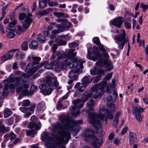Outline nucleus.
I'll use <instances>...</instances> for the list:
<instances>
[{
    "label": "nucleus",
    "mask_w": 148,
    "mask_h": 148,
    "mask_svg": "<svg viewBox=\"0 0 148 148\" xmlns=\"http://www.w3.org/2000/svg\"><path fill=\"white\" fill-rule=\"evenodd\" d=\"M127 42H121V43H119V45L118 46V48L119 49L122 50L123 49V47Z\"/></svg>",
    "instance_id": "nucleus-61"
},
{
    "label": "nucleus",
    "mask_w": 148,
    "mask_h": 148,
    "mask_svg": "<svg viewBox=\"0 0 148 148\" xmlns=\"http://www.w3.org/2000/svg\"><path fill=\"white\" fill-rule=\"evenodd\" d=\"M103 62L104 64L107 67L111 66L112 63V61L109 59L104 60L103 61Z\"/></svg>",
    "instance_id": "nucleus-43"
},
{
    "label": "nucleus",
    "mask_w": 148,
    "mask_h": 148,
    "mask_svg": "<svg viewBox=\"0 0 148 148\" xmlns=\"http://www.w3.org/2000/svg\"><path fill=\"white\" fill-rule=\"evenodd\" d=\"M37 110L40 112H42L46 109L45 103L43 101L38 102L37 106Z\"/></svg>",
    "instance_id": "nucleus-24"
},
{
    "label": "nucleus",
    "mask_w": 148,
    "mask_h": 148,
    "mask_svg": "<svg viewBox=\"0 0 148 148\" xmlns=\"http://www.w3.org/2000/svg\"><path fill=\"white\" fill-rule=\"evenodd\" d=\"M57 77L54 76L47 77L42 84L39 86L41 92L45 95H50L53 90L58 86Z\"/></svg>",
    "instance_id": "nucleus-3"
},
{
    "label": "nucleus",
    "mask_w": 148,
    "mask_h": 148,
    "mask_svg": "<svg viewBox=\"0 0 148 148\" xmlns=\"http://www.w3.org/2000/svg\"><path fill=\"white\" fill-rule=\"evenodd\" d=\"M24 90H23V88L21 86H20L18 87L16 89V91L17 92H20L22 91H23V94H25L26 95V92L25 91L24 92Z\"/></svg>",
    "instance_id": "nucleus-58"
},
{
    "label": "nucleus",
    "mask_w": 148,
    "mask_h": 148,
    "mask_svg": "<svg viewBox=\"0 0 148 148\" xmlns=\"http://www.w3.org/2000/svg\"><path fill=\"white\" fill-rule=\"evenodd\" d=\"M95 113L89 114L88 119L90 123L92 125L93 127H95L97 131V133L103 135V130L101 127V123L103 125L106 124L107 122V119H111L113 118V114L111 112H109L107 110L104 108L100 109L99 110V114L98 116L95 118Z\"/></svg>",
    "instance_id": "nucleus-2"
},
{
    "label": "nucleus",
    "mask_w": 148,
    "mask_h": 148,
    "mask_svg": "<svg viewBox=\"0 0 148 148\" xmlns=\"http://www.w3.org/2000/svg\"><path fill=\"white\" fill-rule=\"evenodd\" d=\"M90 72L92 75H99V77H101V76L104 74L105 73V70L95 66L93 69L90 70Z\"/></svg>",
    "instance_id": "nucleus-14"
},
{
    "label": "nucleus",
    "mask_w": 148,
    "mask_h": 148,
    "mask_svg": "<svg viewBox=\"0 0 148 148\" xmlns=\"http://www.w3.org/2000/svg\"><path fill=\"white\" fill-rule=\"evenodd\" d=\"M61 137V136L57 138L56 140L53 142L52 138L49 137V133L48 132H43L41 134V140H42L47 141L46 145L48 148H55L61 144H66L65 143H60L58 144V139Z\"/></svg>",
    "instance_id": "nucleus-7"
},
{
    "label": "nucleus",
    "mask_w": 148,
    "mask_h": 148,
    "mask_svg": "<svg viewBox=\"0 0 148 148\" xmlns=\"http://www.w3.org/2000/svg\"><path fill=\"white\" fill-rule=\"evenodd\" d=\"M21 77H15L14 85L16 87H17L20 85V82L22 80Z\"/></svg>",
    "instance_id": "nucleus-41"
},
{
    "label": "nucleus",
    "mask_w": 148,
    "mask_h": 148,
    "mask_svg": "<svg viewBox=\"0 0 148 148\" xmlns=\"http://www.w3.org/2000/svg\"><path fill=\"white\" fill-rule=\"evenodd\" d=\"M94 134L93 131L89 130H87L84 131L82 134V136L85 137V140L86 141L92 139L94 136Z\"/></svg>",
    "instance_id": "nucleus-16"
},
{
    "label": "nucleus",
    "mask_w": 148,
    "mask_h": 148,
    "mask_svg": "<svg viewBox=\"0 0 148 148\" xmlns=\"http://www.w3.org/2000/svg\"><path fill=\"white\" fill-rule=\"evenodd\" d=\"M101 54L98 50V48L96 47H93L92 48V51L91 54H88L86 55V57L90 60H92L95 61L101 57Z\"/></svg>",
    "instance_id": "nucleus-11"
},
{
    "label": "nucleus",
    "mask_w": 148,
    "mask_h": 148,
    "mask_svg": "<svg viewBox=\"0 0 148 148\" xmlns=\"http://www.w3.org/2000/svg\"><path fill=\"white\" fill-rule=\"evenodd\" d=\"M37 40L41 42H44L45 41V38L44 37L42 36H38Z\"/></svg>",
    "instance_id": "nucleus-62"
},
{
    "label": "nucleus",
    "mask_w": 148,
    "mask_h": 148,
    "mask_svg": "<svg viewBox=\"0 0 148 148\" xmlns=\"http://www.w3.org/2000/svg\"><path fill=\"white\" fill-rule=\"evenodd\" d=\"M57 59L58 60H60L63 57H64L65 58L66 55L65 53L59 51L57 52Z\"/></svg>",
    "instance_id": "nucleus-39"
},
{
    "label": "nucleus",
    "mask_w": 148,
    "mask_h": 148,
    "mask_svg": "<svg viewBox=\"0 0 148 148\" xmlns=\"http://www.w3.org/2000/svg\"><path fill=\"white\" fill-rule=\"evenodd\" d=\"M32 14L31 13H29L24 21L25 23L23 24V29L21 26H18L17 30L20 32H22L24 31V29H27L29 27L31 23L32 22V20L31 18Z\"/></svg>",
    "instance_id": "nucleus-10"
},
{
    "label": "nucleus",
    "mask_w": 148,
    "mask_h": 148,
    "mask_svg": "<svg viewBox=\"0 0 148 148\" xmlns=\"http://www.w3.org/2000/svg\"><path fill=\"white\" fill-rule=\"evenodd\" d=\"M26 15L24 13H21L19 14L18 18L20 20H23L25 17Z\"/></svg>",
    "instance_id": "nucleus-52"
},
{
    "label": "nucleus",
    "mask_w": 148,
    "mask_h": 148,
    "mask_svg": "<svg viewBox=\"0 0 148 148\" xmlns=\"http://www.w3.org/2000/svg\"><path fill=\"white\" fill-rule=\"evenodd\" d=\"M68 59L67 58H63L62 60V62H60V65L62 66V69L63 70L66 69L68 66L70 68L75 67L76 70H79L80 69H82L83 68V66L82 68H81L80 67H77V66L80 65L79 63H78L76 64L73 62H72V63L68 62Z\"/></svg>",
    "instance_id": "nucleus-9"
},
{
    "label": "nucleus",
    "mask_w": 148,
    "mask_h": 148,
    "mask_svg": "<svg viewBox=\"0 0 148 148\" xmlns=\"http://www.w3.org/2000/svg\"><path fill=\"white\" fill-rule=\"evenodd\" d=\"M30 104V102L29 100L27 99L23 101L22 106H27Z\"/></svg>",
    "instance_id": "nucleus-53"
},
{
    "label": "nucleus",
    "mask_w": 148,
    "mask_h": 148,
    "mask_svg": "<svg viewBox=\"0 0 148 148\" xmlns=\"http://www.w3.org/2000/svg\"><path fill=\"white\" fill-rule=\"evenodd\" d=\"M78 45V43L74 42L69 44V46L70 48H75Z\"/></svg>",
    "instance_id": "nucleus-57"
},
{
    "label": "nucleus",
    "mask_w": 148,
    "mask_h": 148,
    "mask_svg": "<svg viewBox=\"0 0 148 148\" xmlns=\"http://www.w3.org/2000/svg\"><path fill=\"white\" fill-rule=\"evenodd\" d=\"M7 34H6V36L9 38H13L16 36L14 33V30H7Z\"/></svg>",
    "instance_id": "nucleus-27"
},
{
    "label": "nucleus",
    "mask_w": 148,
    "mask_h": 148,
    "mask_svg": "<svg viewBox=\"0 0 148 148\" xmlns=\"http://www.w3.org/2000/svg\"><path fill=\"white\" fill-rule=\"evenodd\" d=\"M48 5L50 7H54L58 6L59 5V3L57 2L51 1L48 3Z\"/></svg>",
    "instance_id": "nucleus-46"
},
{
    "label": "nucleus",
    "mask_w": 148,
    "mask_h": 148,
    "mask_svg": "<svg viewBox=\"0 0 148 148\" xmlns=\"http://www.w3.org/2000/svg\"><path fill=\"white\" fill-rule=\"evenodd\" d=\"M57 109L58 110H60L61 109H63V105L61 101H58L57 103Z\"/></svg>",
    "instance_id": "nucleus-59"
},
{
    "label": "nucleus",
    "mask_w": 148,
    "mask_h": 148,
    "mask_svg": "<svg viewBox=\"0 0 148 148\" xmlns=\"http://www.w3.org/2000/svg\"><path fill=\"white\" fill-rule=\"evenodd\" d=\"M55 42H56L59 46L65 45L66 44V41L60 38H56L55 40Z\"/></svg>",
    "instance_id": "nucleus-32"
},
{
    "label": "nucleus",
    "mask_w": 148,
    "mask_h": 148,
    "mask_svg": "<svg viewBox=\"0 0 148 148\" xmlns=\"http://www.w3.org/2000/svg\"><path fill=\"white\" fill-rule=\"evenodd\" d=\"M144 111V109L140 106L133 107V114L135 116V117L138 121L139 122H141L142 121V119L141 117V113L143 112Z\"/></svg>",
    "instance_id": "nucleus-12"
},
{
    "label": "nucleus",
    "mask_w": 148,
    "mask_h": 148,
    "mask_svg": "<svg viewBox=\"0 0 148 148\" xmlns=\"http://www.w3.org/2000/svg\"><path fill=\"white\" fill-rule=\"evenodd\" d=\"M140 34L138 33L137 34V42L139 44V46H144V40L142 41L140 40Z\"/></svg>",
    "instance_id": "nucleus-42"
},
{
    "label": "nucleus",
    "mask_w": 148,
    "mask_h": 148,
    "mask_svg": "<svg viewBox=\"0 0 148 148\" xmlns=\"http://www.w3.org/2000/svg\"><path fill=\"white\" fill-rule=\"evenodd\" d=\"M23 77H24V78L22 79L21 82V84H25L28 81V78L27 77V75L26 74L25 76H24Z\"/></svg>",
    "instance_id": "nucleus-64"
},
{
    "label": "nucleus",
    "mask_w": 148,
    "mask_h": 148,
    "mask_svg": "<svg viewBox=\"0 0 148 148\" xmlns=\"http://www.w3.org/2000/svg\"><path fill=\"white\" fill-rule=\"evenodd\" d=\"M92 139L93 140L92 145L94 148H99L103 144L101 138H97L94 136Z\"/></svg>",
    "instance_id": "nucleus-19"
},
{
    "label": "nucleus",
    "mask_w": 148,
    "mask_h": 148,
    "mask_svg": "<svg viewBox=\"0 0 148 148\" xmlns=\"http://www.w3.org/2000/svg\"><path fill=\"white\" fill-rule=\"evenodd\" d=\"M128 128L127 127H124L123 129H122V131L120 133V134L121 135H124L125 134L127 130H128Z\"/></svg>",
    "instance_id": "nucleus-63"
},
{
    "label": "nucleus",
    "mask_w": 148,
    "mask_h": 148,
    "mask_svg": "<svg viewBox=\"0 0 148 148\" xmlns=\"http://www.w3.org/2000/svg\"><path fill=\"white\" fill-rule=\"evenodd\" d=\"M38 43L36 41H33L31 42V44L29 45L30 48L32 49H35L38 47Z\"/></svg>",
    "instance_id": "nucleus-37"
},
{
    "label": "nucleus",
    "mask_w": 148,
    "mask_h": 148,
    "mask_svg": "<svg viewBox=\"0 0 148 148\" xmlns=\"http://www.w3.org/2000/svg\"><path fill=\"white\" fill-rule=\"evenodd\" d=\"M9 18L11 21H16V20L15 14L12 12L10 15Z\"/></svg>",
    "instance_id": "nucleus-55"
},
{
    "label": "nucleus",
    "mask_w": 148,
    "mask_h": 148,
    "mask_svg": "<svg viewBox=\"0 0 148 148\" xmlns=\"http://www.w3.org/2000/svg\"><path fill=\"white\" fill-rule=\"evenodd\" d=\"M26 135L27 136H30L32 137H34V135H36L37 132L33 130H30L26 131Z\"/></svg>",
    "instance_id": "nucleus-35"
},
{
    "label": "nucleus",
    "mask_w": 148,
    "mask_h": 148,
    "mask_svg": "<svg viewBox=\"0 0 148 148\" xmlns=\"http://www.w3.org/2000/svg\"><path fill=\"white\" fill-rule=\"evenodd\" d=\"M15 77L13 74H11L3 82V83L4 84L8 85V84L10 83H14L15 81Z\"/></svg>",
    "instance_id": "nucleus-22"
},
{
    "label": "nucleus",
    "mask_w": 148,
    "mask_h": 148,
    "mask_svg": "<svg viewBox=\"0 0 148 148\" xmlns=\"http://www.w3.org/2000/svg\"><path fill=\"white\" fill-rule=\"evenodd\" d=\"M10 131V128L8 127H5L4 125L2 124L0 126V133H4Z\"/></svg>",
    "instance_id": "nucleus-28"
},
{
    "label": "nucleus",
    "mask_w": 148,
    "mask_h": 148,
    "mask_svg": "<svg viewBox=\"0 0 148 148\" xmlns=\"http://www.w3.org/2000/svg\"><path fill=\"white\" fill-rule=\"evenodd\" d=\"M123 18L121 16H119L116 18L111 21V23L119 28H120L122 24Z\"/></svg>",
    "instance_id": "nucleus-17"
},
{
    "label": "nucleus",
    "mask_w": 148,
    "mask_h": 148,
    "mask_svg": "<svg viewBox=\"0 0 148 148\" xmlns=\"http://www.w3.org/2000/svg\"><path fill=\"white\" fill-rule=\"evenodd\" d=\"M28 127L30 129L35 127L36 130L38 131L40 130L41 128V125L40 122H38L36 123L35 122H30L28 125Z\"/></svg>",
    "instance_id": "nucleus-21"
},
{
    "label": "nucleus",
    "mask_w": 148,
    "mask_h": 148,
    "mask_svg": "<svg viewBox=\"0 0 148 148\" xmlns=\"http://www.w3.org/2000/svg\"><path fill=\"white\" fill-rule=\"evenodd\" d=\"M9 88L8 85L5 84L3 89V91L2 92V95L3 96H6L9 93V91L8 89Z\"/></svg>",
    "instance_id": "nucleus-38"
},
{
    "label": "nucleus",
    "mask_w": 148,
    "mask_h": 148,
    "mask_svg": "<svg viewBox=\"0 0 148 148\" xmlns=\"http://www.w3.org/2000/svg\"><path fill=\"white\" fill-rule=\"evenodd\" d=\"M32 64H31L32 65V68H34L33 65H35L38 64L41 60V58L38 57H32Z\"/></svg>",
    "instance_id": "nucleus-29"
},
{
    "label": "nucleus",
    "mask_w": 148,
    "mask_h": 148,
    "mask_svg": "<svg viewBox=\"0 0 148 148\" xmlns=\"http://www.w3.org/2000/svg\"><path fill=\"white\" fill-rule=\"evenodd\" d=\"M112 75L113 73H110L107 74L104 77V79L106 80H109L111 78Z\"/></svg>",
    "instance_id": "nucleus-60"
},
{
    "label": "nucleus",
    "mask_w": 148,
    "mask_h": 148,
    "mask_svg": "<svg viewBox=\"0 0 148 148\" xmlns=\"http://www.w3.org/2000/svg\"><path fill=\"white\" fill-rule=\"evenodd\" d=\"M49 13V12L47 10H45L42 11H39L38 12V17L40 18L42 16L45 15Z\"/></svg>",
    "instance_id": "nucleus-40"
},
{
    "label": "nucleus",
    "mask_w": 148,
    "mask_h": 148,
    "mask_svg": "<svg viewBox=\"0 0 148 148\" xmlns=\"http://www.w3.org/2000/svg\"><path fill=\"white\" fill-rule=\"evenodd\" d=\"M75 49H71L69 50L67 53L66 55V58L70 59L71 62H73L76 64L78 63H79V65L77 66V67H80L81 68L83 67V64L84 62V61H82L78 57H75L76 56L77 52H74Z\"/></svg>",
    "instance_id": "nucleus-8"
},
{
    "label": "nucleus",
    "mask_w": 148,
    "mask_h": 148,
    "mask_svg": "<svg viewBox=\"0 0 148 148\" xmlns=\"http://www.w3.org/2000/svg\"><path fill=\"white\" fill-rule=\"evenodd\" d=\"M87 86V85L82 84V83L81 86H80V87L78 89V90L80 92H83Z\"/></svg>",
    "instance_id": "nucleus-50"
},
{
    "label": "nucleus",
    "mask_w": 148,
    "mask_h": 148,
    "mask_svg": "<svg viewBox=\"0 0 148 148\" xmlns=\"http://www.w3.org/2000/svg\"><path fill=\"white\" fill-rule=\"evenodd\" d=\"M140 7L142 8L143 11L144 12L148 8V5H145L143 3H141Z\"/></svg>",
    "instance_id": "nucleus-54"
},
{
    "label": "nucleus",
    "mask_w": 148,
    "mask_h": 148,
    "mask_svg": "<svg viewBox=\"0 0 148 148\" xmlns=\"http://www.w3.org/2000/svg\"><path fill=\"white\" fill-rule=\"evenodd\" d=\"M12 111L9 109L6 108L3 111L4 116L5 118H7L10 116L12 114Z\"/></svg>",
    "instance_id": "nucleus-33"
},
{
    "label": "nucleus",
    "mask_w": 148,
    "mask_h": 148,
    "mask_svg": "<svg viewBox=\"0 0 148 148\" xmlns=\"http://www.w3.org/2000/svg\"><path fill=\"white\" fill-rule=\"evenodd\" d=\"M110 84H108L106 81H102L98 85H95L91 88V92L90 93L91 97L96 98L101 95V93L98 92L99 90L102 92H104L106 90L108 93H109V87L110 86Z\"/></svg>",
    "instance_id": "nucleus-6"
},
{
    "label": "nucleus",
    "mask_w": 148,
    "mask_h": 148,
    "mask_svg": "<svg viewBox=\"0 0 148 148\" xmlns=\"http://www.w3.org/2000/svg\"><path fill=\"white\" fill-rule=\"evenodd\" d=\"M13 57V54H10L9 53L6 54L1 57V60L3 61H6L11 59Z\"/></svg>",
    "instance_id": "nucleus-30"
},
{
    "label": "nucleus",
    "mask_w": 148,
    "mask_h": 148,
    "mask_svg": "<svg viewBox=\"0 0 148 148\" xmlns=\"http://www.w3.org/2000/svg\"><path fill=\"white\" fill-rule=\"evenodd\" d=\"M93 80L92 78L90 76H87L84 77L82 80V84L88 86V84H90Z\"/></svg>",
    "instance_id": "nucleus-23"
},
{
    "label": "nucleus",
    "mask_w": 148,
    "mask_h": 148,
    "mask_svg": "<svg viewBox=\"0 0 148 148\" xmlns=\"http://www.w3.org/2000/svg\"><path fill=\"white\" fill-rule=\"evenodd\" d=\"M107 105L108 106V107L110 108L112 110V111H110L108 109L105 108L104 107H103L102 108H100V109H101L103 108H104L105 110H108V111L109 112H111L113 114V116H114V114L113 113V111H116V108L115 107V106H114V104L113 103H109V102L107 103H106Z\"/></svg>",
    "instance_id": "nucleus-26"
},
{
    "label": "nucleus",
    "mask_w": 148,
    "mask_h": 148,
    "mask_svg": "<svg viewBox=\"0 0 148 148\" xmlns=\"http://www.w3.org/2000/svg\"><path fill=\"white\" fill-rule=\"evenodd\" d=\"M130 139L129 144L132 145L134 144L137 140V136L134 133L130 132L129 134Z\"/></svg>",
    "instance_id": "nucleus-20"
},
{
    "label": "nucleus",
    "mask_w": 148,
    "mask_h": 148,
    "mask_svg": "<svg viewBox=\"0 0 148 148\" xmlns=\"http://www.w3.org/2000/svg\"><path fill=\"white\" fill-rule=\"evenodd\" d=\"M16 135L13 132H10V133L4 135V137L6 138H9L11 140H13L16 137Z\"/></svg>",
    "instance_id": "nucleus-31"
},
{
    "label": "nucleus",
    "mask_w": 148,
    "mask_h": 148,
    "mask_svg": "<svg viewBox=\"0 0 148 148\" xmlns=\"http://www.w3.org/2000/svg\"><path fill=\"white\" fill-rule=\"evenodd\" d=\"M44 65H45L44 67L46 69H50L54 68L58 71H60L62 67L60 65V60H56L55 61L51 62L49 64H48L47 62H44V64L41 63L39 65L34 66V68H32L31 64H28L26 68L25 71L27 73L32 75L36 72L38 69L41 68Z\"/></svg>",
    "instance_id": "nucleus-4"
},
{
    "label": "nucleus",
    "mask_w": 148,
    "mask_h": 148,
    "mask_svg": "<svg viewBox=\"0 0 148 148\" xmlns=\"http://www.w3.org/2000/svg\"><path fill=\"white\" fill-rule=\"evenodd\" d=\"M28 49L27 43L26 41L24 42L21 46V49L23 50H26Z\"/></svg>",
    "instance_id": "nucleus-45"
},
{
    "label": "nucleus",
    "mask_w": 148,
    "mask_h": 148,
    "mask_svg": "<svg viewBox=\"0 0 148 148\" xmlns=\"http://www.w3.org/2000/svg\"><path fill=\"white\" fill-rule=\"evenodd\" d=\"M47 5L46 3L43 0H40L39 3V6L41 9L43 8Z\"/></svg>",
    "instance_id": "nucleus-44"
},
{
    "label": "nucleus",
    "mask_w": 148,
    "mask_h": 148,
    "mask_svg": "<svg viewBox=\"0 0 148 148\" xmlns=\"http://www.w3.org/2000/svg\"><path fill=\"white\" fill-rule=\"evenodd\" d=\"M59 120L63 125L57 122L53 125L51 131L61 136V137L58 139V144L64 143L67 144L71 138L70 131L72 133L77 134L80 130L79 125L83 123V120H80L75 121L70 119L64 114L60 116Z\"/></svg>",
    "instance_id": "nucleus-1"
},
{
    "label": "nucleus",
    "mask_w": 148,
    "mask_h": 148,
    "mask_svg": "<svg viewBox=\"0 0 148 148\" xmlns=\"http://www.w3.org/2000/svg\"><path fill=\"white\" fill-rule=\"evenodd\" d=\"M125 27L127 29H130L131 28V24L128 22H126L124 24Z\"/></svg>",
    "instance_id": "nucleus-56"
},
{
    "label": "nucleus",
    "mask_w": 148,
    "mask_h": 148,
    "mask_svg": "<svg viewBox=\"0 0 148 148\" xmlns=\"http://www.w3.org/2000/svg\"><path fill=\"white\" fill-rule=\"evenodd\" d=\"M94 100L92 99L90 100V101H88L86 103V106L88 108H89V109L88 110V111H86V112H87L88 113V118L89 115V114H94V113H95V117H94L95 118L98 116V115L99 114H98L94 112H90V110L91 111H94V109L93 108V107L94 106Z\"/></svg>",
    "instance_id": "nucleus-15"
},
{
    "label": "nucleus",
    "mask_w": 148,
    "mask_h": 148,
    "mask_svg": "<svg viewBox=\"0 0 148 148\" xmlns=\"http://www.w3.org/2000/svg\"><path fill=\"white\" fill-rule=\"evenodd\" d=\"M58 29H56L52 30L51 31V33L53 35H56V34H58L60 32H62L61 31V28H58Z\"/></svg>",
    "instance_id": "nucleus-49"
},
{
    "label": "nucleus",
    "mask_w": 148,
    "mask_h": 148,
    "mask_svg": "<svg viewBox=\"0 0 148 148\" xmlns=\"http://www.w3.org/2000/svg\"><path fill=\"white\" fill-rule=\"evenodd\" d=\"M14 74L17 75H21V77H22L24 76H25L26 75V74L25 73H23L22 72L20 71H15Z\"/></svg>",
    "instance_id": "nucleus-51"
},
{
    "label": "nucleus",
    "mask_w": 148,
    "mask_h": 148,
    "mask_svg": "<svg viewBox=\"0 0 148 148\" xmlns=\"http://www.w3.org/2000/svg\"><path fill=\"white\" fill-rule=\"evenodd\" d=\"M91 97L90 93L88 92L84 93L82 96V100L79 99H76L73 101L74 106H71L70 107L69 109L71 111V113L73 116H77L80 113V111L78 110L74 111L77 108L79 109L82 108L84 103L87 101L89 98Z\"/></svg>",
    "instance_id": "nucleus-5"
},
{
    "label": "nucleus",
    "mask_w": 148,
    "mask_h": 148,
    "mask_svg": "<svg viewBox=\"0 0 148 148\" xmlns=\"http://www.w3.org/2000/svg\"><path fill=\"white\" fill-rule=\"evenodd\" d=\"M38 89L37 87L34 85H32L30 87V91H27V90H24V92L25 91L26 92V95L28 96L32 95L34 93L36 92Z\"/></svg>",
    "instance_id": "nucleus-25"
},
{
    "label": "nucleus",
    "mask_w": 148,
    "mask_h": 148,
    "mask_svg": "<svg viewBox=\"0 0 148 148\" xmlns=\"http://www.w3.org/2000/svg\"><path fill=\"white\" fill-rule=\"evenodd\" d=\"M93 42L96 45H99L100 44V42L99 38L95 37L92 39Z\"/></svg>",
    "instance_id": "nucleus-48"
},
{
    "label": "nucleus",
    "mask_w": 148,
    "mask_h": 148,
    "mask_svg": "<svg viewBox=\"0 0 148 148\" xmlns=\"http://www.w3.org/2000/svg\"><path fill=\"white\" fill-rule=\"evenodd\" d=\"M121 31L122 33L121 34L116 35L114 37V39L116 41V42L117 44L119 42H127L128 40L127 38H125L126 34L125 30L123 29Z\"/></svg>",
    "instance_id": "nucleus-13"
},
{
    "label": "nucleus",
    "mask_w": 148,
    "mask_h": 148,
    "mask_svg": "<svg viewBox=\"0 0 148 148\" xmlns=\"http://www.w3.org/2000/svg\"><path fill=\"white\" fill-rule=\"evenodd\" d=\"M17 23L16 21H14L10 23L9 24V26L7 30H14L15 27L14 26Z\"/></svg>",
    "instance_id": "nucleus-34"
},
{
    "label": "nucleus",
    "mask_w": 148,
    "mask_h": 148,
    "mask_svg": "<svg viewBox=\"0 0 148 148\" xmlns=\"http://www.w3.org/2000/svg\"><path fill=\"white\" fill-rule=\"evenodd\" d=\"M71 25L70 22L67 21L62 22V24L56 25L57 28H61V31L63 32L67 30L68 28L70 27Z\"/></svg>",
    "instance_id": "nucleus-18"
},
{
    "label": "nucleus",
    "mask_w": 148,
    "mask_h": 148,
    "mask_svg": "<svg viewBox=\"0 0 148 148\" xmlns=\"http://www.w3.org/2000/svg\"><path fill=\"white\" fill-rule=\"evenodd\" d=\"M54 15L58 18H60L64 16V13L63 12H54Z\"/></svg>",
    "instance_id": "nucleus-47"
},
{
    "label": "nucleus",
    "mask_w": 148,
    "mask_h": 148,
    "mask_svg": "<svg viewBox=\"0 0 148 148\" xmlns=\"http://www.w3.org/2000/svg\"><path fill=\"white\" fill-rule=\"evenodd\" d=\"M79 70H72L69 73V76L70 78H72L73 77L76 78H77V76H75V73H77L79 71Z\"/></svg>",
    "instance_id": "nucleus-36"
}]
</instances>
